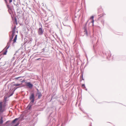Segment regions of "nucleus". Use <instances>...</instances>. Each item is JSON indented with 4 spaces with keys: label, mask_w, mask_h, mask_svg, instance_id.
<instances>
[{
    "label": "nucleus",
    "mask_w": 126,
    "mask_h": 126,
    "mask_svg": "<svg viewBox=\"0 0 126 126\" xmlns=\"http://www.w3.org/2000/svg\"><path fill=\"white\" fill-rule=\"evenodd\" d=\"M16 26H14V27L12 29V31H11L9 32V34L10 33H11L12 32V34L11 35H10V34H9L10 38H12V39H13V37L15 35V33L16 31Z\"/></svg>",
    "instance_id": "3"
},
{
    "label": "nucleus",
    "mask_w": 126,
    "mask_h": 126,
    "mask_svg": "<svg viewBox=\"0 0 126 126\" xmlns=\"http://www.w3.org/2000/svg\"><path fill=\"white\" fill-rule=\"evenodd\" d=\"M2 102H0V111L1 113L3 112L4 111V109L2 108Z\"/></svg>",
    "instance_id": "7"
},
{
    "label": "nucleus",
    "mask_w": 126,
    "mask_h": 126,
    "mask_svg": "<svg viewBox=\"0 0 126 126\" xmlns=\"http://www.w3.org/2000/svg\"><path fill=\"white\" fill-rule=\"evenodd\" d=\"M20 85H21L20 84L16 83L14 84V85H11L10 88V90H11V89H12V88L14 86H20Z\"/></svg>",
    "instance_id": "13"
},
{
    "label": "nucleus",
    "mask_w": 126,
    "mask_h": 126,
    "mask_svg": "<svg viewBox=\"0 0 126 126\" xmlns=\"http://www.w3.org/2000/svg\"><path fill=\"white\" fill-rule=\"evenodd\" d=\"M84 30V34L86 35L87 36H88L90 35V32L89 29H87V28H86V27L85 28H83Z\"/></svg>",
    "instance_id": "5"
},
{
    "label": "nucleus",
    "mask_w": 126,
    "mask_h": 126,
    "mask_svg": "<svg viewBox=\"0 0 126 126\" xmlns=\"http://www.w3.org/2000/svg\"><path fill=\"white\" fill-rule=\"evenodd\" d=\"M45 37H46V35L45 34Z\"/></svg>",
    "instance_id": "31"
},
{
    "label": "nucleus",
    "mask_w": 126,
    "mask_h": 126,
    "mask_svg": "<svg viewBox=\"0 0 126 126\" xmlns=\"http://www.w3.org/2000/svg\"><path fill=\"white\" fill-rule=\"evenodd\" d=\"M33 103L34 102H32L31 101L30 103L27 107V108L29 110L30 109L31 106H32L33 104Z\"/></svg>",
    "instance_id": "9"
},
{
    "label": "nucleus",
    "mask_w": 126,
    "mask_h": 126,
    "mask_svg": "<svg viewBox=\"0 0 126 126\" xmlns=\"http://www.w3.org/2000/svg\"><path fill=\"white\" fill-rule=\"evenodd\" d=\"M35 96L33 93H32L31 94L29 97L30 100L32 102H34L35 100Z\"/></svg>",
    "instance_id": "4"
},
{
    "label": "nucleus",
    "mask_w": 126,
    "mask_h": 126,
    "mask_svg": "<svg viewBox=\"0 0 126 126\" xmlns=\"http://www.w3.org/2000/svg\"><path fill=\"white\" fill-rule=\"evenodd\" d=\"M5 107L4 105H3V107Z\"/></svg>",
    "instance_id": "29"
},
{
    "label": "nucleus",
    "mask_w": 126,
    "mask_h": 126,
    "mask_svg": "<svg viewBox=\"0 0 126 126\" xmlns=\"http://www.w3.org/2000/svg\"><path fill=\"white\" fill-rule=\"evenodd\" d=\"M5 4H6L7 8L8 9V10H11V9L10 6L9 4H8L7 1V0H4Z\"/></svg>",
    "instance_id": "11"
},
{
    "label": "nucleus",
    "mask_w": 126,
    "mask_h": 126,
    "mask_svg": "<svg viewBox=\"0 0 126 126\" xmlns=\"http://www.w3.org/2000/svg\"><path fill=\"white\" fill-rule=\"evenodd\" d=\"M39 59H38L37 60H38Z\"/></svg>",
    "instance_id": "33"
},
{
    "label": "nucleus",
    "mask_w": 126,
    "mask_h": 126,
    "mask_svg": "<svg viewBox=\"0 0 126 126\" xmlns=\"http://www.w3.org/2000/svg\"><path fill=\"white\" fill-rule=\"evenodd\" d=\"M88 20L86 22V23H85V24L84 25V27L83 28H85V27H86V28H87L86 25H87V23L88 22Z\"/></svg>",
    "instance_id": "15"
},
{
    "label": "nucleus",
    "mask_w": 126,
    "mask_h": 126,
    "mask_svg": "<svg viewBox=\"0 0 126 126\" xmlns=\"http://www.w3.org/2000/svg\"><path fill=\"white\" fill-rule=\"evenodd\" d=\"M40 25L41 26V27L39 28L38 29V35H41L43 34L44 30L42 28V24H40Z\"/></svg>",
    "instance_id": "2"
},
{
    "label": "nucleus",
    "mask_w": 126,
    "mask_h": 126,
    "mask_svg": "<svg viewBox=\"0 0 126 126\" xmlns=\"http://www.w3.org/2000/svg\"><path fill=\"white\" fill-rule=\"evenodd\" d=\"M106 54V57L107 58L108 57V56L110 57L111 56L110 54V53L108 54V55H107Z\"/></svg>",
    "instance_id": "18"
},
{
    "label": "nucleus",
    "mask_w": 126,
    "mask_h": 126,
    "mask_svg": "<svg viewBox=\"0 0 126 126\" xmlns=\"http://www.w3.org/2000/svg\"><path fill=\"white\" fill-rule=\"evenodd\" d=\"M13 39L12 38H10V39L8 42L6 46L4 49H5V52L3 53V54L4 55H6V54L7 53V49L9 48L10 47V45L11 43L12 40Z\"/></svg>",
    "instance_id": "1"
},
{
    "label": "nucleus",
    "mask_w": 126,
    "mask_h": 126,
    "mask_svg": "<svg viewBox=\"0 0 126 126\" xmlns=\"http://www.w3.org/2000/svg\"><path fill=\"white\" fill-rule=\"evenodd\" d=\"M36 90L37 91V93H39V92H40L39 91V90L38 89H36Z\"/></svg>",
    "instance_id": "23"
},
{
    "label": "nucleus",
    "mask_w": 126,
    "mask_h": 126,
    "mask_svg": "<svg viewBox=\"0 0 126 126\" xmlns=\"http://www.w3.org/2000/svg\"><path fill=\"white\" fill-rule=\"evenodd\" d=\"M85 90H86L87 91V89H85Z\"/></svg>",
    "instance_id": "30"
},
{
    "label": "nucleus",
    "mask_w": 126,
    "mask_h": 126,
    "mask_svg": "<svg viewBox=\"0 0 126 126\" xmlns=\"http://www.w3.org/2000/svg\"><path fill=\"white\" fill-rule=\"evenodd\" d=\"M9 1V3H11L12 2L13 0H8Z\"/></svg>",
    "instance_id": "24"
},
{
    "label": "nucleus",
    "mask_w": 126,
    "mask_h": 126,
    "mask_svg": "<svg viewBox=\"0 0 126 126\" xmlns=\"http://www.w3.org/2000/svg\"><path fill=\"white\" fill-rule=\"evenodd\" d=\"M9 122V121H7L6 122V123H8V122Z\"/></svg>",
    "instance_id": "28"
},
{
    "label": "nucleus",
    "mask_w": 126,
    "mask_h": 126,
    "mask_svg": "<svg viewBox=\"0 0 126 126\" xmlns=\"http://www.w3.org/2000/svg\"><path fill=\"white\" fill-rule=\"evenodd\" d=\"M43 50H45V49H44H44H43Z\"/></svg>",
    "instance_id": "32"
},
{
    "label": "nucleus",
    "mask_w": 126,
    "mask_h": 126,
    "mask_svg": "<svg viewBox=\"0 0 126 126\" xmlns=\"http://www.w3.org/2000/svg\"><path fill=\"white\" fill-rule=\"evenodd\" d=\"M81 78H82V80H83L84 79L83 78V75H81L80 76ZM82 80H81V81Z\"/></svg>",
    "instance_id": "19"
},
{
    "label": "nucleus",
    "mask_w": 126,
    "mask_h": 126,
    "mask_svg": "<svg viewBox=\"0 0 126 126\" xmlns=\"http://www.w3.org/2000/svg\"><path fill=\"white\" fill-rule=\"evenodd\" d=\"M36 90L37 91V93H39V92H40L39 91V90L38 89H36Z\"/></svg>",
    "instance_id": "22"
},
{
    "label": "nucleus",
    "mask_w": 126,
    "mask_h": 126,
    "mask_svg": "<svg viewBox=\"0 0 126 126\" xmlns=\"http://www.w3.org/2000/svg\"><path fill=\"white\" fill-rule=\"evenodd\" d=\"M94 18V17L93 16H92L91 17H90V19H93V20H92V22H93V23H94V20H93V18Z\"/></svg>",
    "instance_id": "17"
},
{
    "label": "nucleus",
    "mask_w": 126,
    "mask_h": 126,
    "mask_svg": "<svg viewBox=\"0 0 126 126\" xmlns=\"http://www.w3.org/2000/svg\"><path fill=\"white\" fill-rule=\"evenodd\" d=\"M26 85L30 89H32L33 86V84L30 82H27L26 84Z\"/></svg>",
    "instance_id": "8"
},
{
    "label": "nucleus",
    "mask_w": 126,
    "mask_h": 126,
    "mask_svg": "<svg viewBox=\"0 0 126 126\" xmlns=\"http://www.w3.org/2000/svg\"><path fill=\"white\" fill-rule=\"evenodd\" d=\"M13 88H12V89H11V90H10V91L9 92V94L8 95V97H10V96H12L13 94H14V92L15 91V90H16V89H15V90H13Z\"/></svg>",
    "instance_id": "6"
},
{
    "label": "nucleus",
    "mask_w": 126,
    "mask_h": 126,
    "mask_svg": "<svg viewBox=\"0 0 126 126\" xmlns=\"http://www.w3.org/2000/svg\"><path fill=\"white\" fill-rule=\"evenodd\" d=\"M22 78L21 77H18L15 78V79H17V80L18 79L19 80H20L22 79H21Z\"/></svg>",
    "instance_id": "16"
},
{
    "label": "nucleus",
    "mask_w": 126,
    "mask_h": 126,
    "mask_svg": "<svg viewBox=\"0 0 126 126\" xmlns=\"http://www.w3.org/2000/svg\"><path fill=\"white\" fill-rule=\"evenodd\" d=\"M7 98V97H5L4 99V101H5V102H6V99Z\"/></svg>",
    "instance_id": "26"
},
{
    "label": "nucleus",
    "mask_w": 126,
    "mask_h": 126,
    "mask_svg": "<svg viewBox=\"0 0 126 126\" xmlns=\"http://www.w3.org/2000/svg\"><path fill=\"white\" fill-rule=\"evenodd\" d=\"M36 96L38 95V98L39 99H40L41 98V97L42 96V94L41 92L36 93Z\"/></svg>",
    "instance_id": "12"
},
{
    "label": "nucleus",
    "mask_w": 126,
    "mask_h": 126,
    "mask_svg": "<svg viewBox=\"0 0 126 126\" xmlns=\"http://www.w3.org/2000/svg\"><path fill=\"white\" fill-rule=\"evenodd\" d=\"M82 87H84L85 88H86L85 86V85L84 84H82Z\"/></svg>",
    "instance_id": "25"
},
{
    "label": "nucleus",
    "mask_w": 126,
    "mask_h": 126,
    "mask_svg": "<svg viewBox=\"0 0 126 126\" xmlns=\"http://www.w3.org/2000/svg\"><path fill=\"white\" fill-rule=\"evenodd\" d=\"M17 35H15V37L13 40V42L12 44L13 46H14V44L16 42V40L17 39Z\"/></svg>",
    "instance_id": "10"
},
{
    "label": "nucleus",
    "mask_w": 126,
    "mask_h": 126,
    "mask_svg": "<svg viewBox=\"0 0 126 126\" xmlns=\"http://www.w3.org/2000/svg\"><path fill=\"white\" fill-rule=\"evenodd\" d=\"M15 21L16 23V24H17V19L16 18H15Z\"/></svg>",
    "instance_id": "27"
},
{
    "label": "nucleus",
    "mask_w": 126,
    "mask_h": 126,
    "mask_svg": "<svg viewBox=\"0 0 126 126\" xmlns=\"http://www.w3.org/2000/svg\"><path fill=\"white\" fill-rule=\"evenodd\" d=\"M11 126V125L10 124H6L5 126Z\"/></svg>",
    "instance_id": "21"
},
{
    "label": "nucleus",
    "mask_w": 126,
    "mask_h": 126,
    "mask_svg": "<svg viewBox=\"0 0 126 126\" xmlns=\"http://www.w3.org/2000/svg\"><path fill=\"white\" fill-rule=\"evenodd\" d=\"M18 119V118H16L14 119L12 122V123H14Z\"/></svg>",
    "instance_id": "14"
},
{
    "label": "nucleus",
    "mask_w": 126,
    "mask_h": 126,
    "mask_svg": "<svg viewBox=\"0 0 126 126\" xmlns=\"http://www.w3.org/2000/svg\"><path fill=\"white\" fill-rule=\"evenodd\" d=\"M19 124V122H18V123H17L16 125L13 126H17Z\"/></svg>",
    "instance_id": "20"
}]
</instances>
